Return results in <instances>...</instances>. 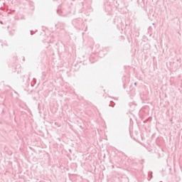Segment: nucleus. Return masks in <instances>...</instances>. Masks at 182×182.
<instances>
[{
  "mask_svg": "<svg viewBox=\"0 0 182 182\" xmlns=\"http://www.w3.org/2000/svg\"><path fill=\"white\" fill-rule=\"evenodd\" d=\"M153 178V176L152 175H151V178Z\"/></svg>",
  "mask_w": 182,
  "mask_h": 182,
  "instance_id": "1",
  "label": "nucleus"
},
{
  "mask_svg": "<svg viewBox=\"0 0 182 182\" xmlns=\"http://www.w3.org/2000/svg\"><path fill=\"white\" fill-rule=\"evenodd\" d=\"M134 85H137V83H136V82H135V83H134Z\"/></svg>",
  "mask_w": 182,
  "mask_h": 182,
  "instance_id": "2",
  "label": "nucleus"
},
{
  "mask_svg": "<svg viewBox=\"0 0 182 182\" xmlns=\"http://www.w3.org/2000/svg\"><path fill=\"white\" fill-rule=\"evenodd\" d=\"M0 23H2V21H1Z\"/></svg>",
  "mask_w": 182,
  "mask_h": 182,
  "instance_id": "3",
  "label": "nucleus"
},
{
  "mask_svg": "<svg viewBox=\"0 0 182 182\" xmlns=\"http://www.w3.org/2000/svg\"><path fill=\"white\" fill-rule=\"evenodd\" d=\"M31 35H33V33H32V31H31Z\"/></svg>",
  "mask_w": 182,
  "mask_h": 182,
  "instance_id": "4",
  "label": "nucleus"
}]
</instances>
